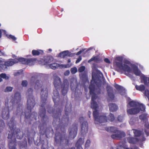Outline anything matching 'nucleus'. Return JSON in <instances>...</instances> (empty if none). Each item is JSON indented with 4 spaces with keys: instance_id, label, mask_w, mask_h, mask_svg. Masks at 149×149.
Wrapping results in <instances>:
<instances>
[{
    "instance_id": "23",
    "label": "nucleus",
    "mask_w": 149,
    "mask_h": 149,
    "mask_svg": "<svg viewBox=\"0 0 149 149\" xmlns=\"http://www.w3.org/2000/svg\"><path fill=\"white\" fill-rule=\"evenodd\" d=\"M43 53V51L40 49L37 50L33 49L32 51V54L33 56H38L40 54L42 55Z\"/></svg>"
},
{
    "instance_id": "47",
    "label": "nucleus",
    "mask_w": 149,
    "mask_h": 149,
    "mask_svg": "<svg viewBox=\"0 0 149 149\" xmlns=\"http://www.w3.org/2000/svg\"><path fill=\"white\" fill-rule=\"evenodd\" d=\"M90 143H91L89 139L87 140L86 141V143H85V147H88L89 146H90Z\"/></svg>"
},
{
    "instance_id": "6",
    "label": "nucleus",
    "mask_w": 149,
    "mask_h": 149,
    "mask_svg": "<svg viewBox=\"0 0 149 149\" xmlns=\"http://www.w3.org/2000/svg\"><path fill=\"white\" fill-rule=\"evenodd\" d=\"M33 89L31 88L28 89L26 93L27 97V107L28 111L26 112H22L21 115V118L23 116L26 119H30L31 117V120H37L38 115L37 113L36 112H33L31 114V109L36 104L35 98L33 95Z\"/></svg>"
},
{
    "instance_id": "1",
    "label": "nucleus",
    "mask_w": 149,
    "mask_h": 149,
    "mask_svg": "<svg viewBox=\"0 0 149 149\" xmlns=\"http://www.w3.org/2000/svg\"><path fill=\"white\" fill-rule=\"evenodd\" d=\"M42 82L40 80H37L35 82V89H38L40 87L41 88L40 91L41 102L40 104V108L38 112V121L41 122V123L39 127L41 129L42 127L45 126L47 123L48 122V117L46 115L45 107L47 109V112L49 113H52L53 117L56 119H58L60 121L59 118L61 116V110L60 109L56 112L54 111L53 108L50 106L46 105L47 100L48 96V88L47 86L42 85Z\"/></svg>"
},
{
    "instance_id": "62",
    "label": "nucleus",
    "mask_w": 149,
    "mask_h": 149,
    "mask_svg": "<svg viewBox=\"0 0 149 149\" xmlns=\"http://www.w3.org/2000/svg\"><path fill=\"white\" fill-rule=\"evenodd\" d=\"M127 147H126L125 149H133L132 148H127Z\"/></svg>"
},
{
    "instance_id": "46",
    "label": "nucleus",
    "mask_w": 149,
    "mask_h": 149,
    "mask_svg": "<svg viewBox=\"0 0 149 149\" xmlns=\"http://www.w3.org/2000/svg\"><path fill=\"white\" fill-rule=\"evenodd\" d=\"M24 134L26 135L27 136L29 135L30 134V132H29L28 128L24 130Z\"/></svg>"
},
{
    "instance_id": "36",
    "label": "nucleus",
    "mask_w": 149,
    "mask_h": 149,
    "mask_svg": "<svg viewBox=\"0 0 149 149\" xmlns=\"http://www.w3.org/2000/svg\"><path fill=\"white\" fill-rule=\"evenodd\" d=\"M115 117L114 115L111 113H110L108 117V120L109 121L112 122L113 121Z\"/></svg>"
},
{
    "instance_id": "13",
    "label": "nucleus",
    "mask_w": 149,
    "mask_h": 149,
    "mask_svg": "<svg viewBox=\"0 0 149 149\" xmlns=\"http://www.w3.org/2000/svg\"><path fill=\"white\" fill-rule=\"evenodd\" d=\"M106 88L108 96L111 100H113L115 96L113 88L109 86H107Z\"/></svg>"
},
{
    "instance_id": "30",
    "label": "nucleus",
    "mask_w": 149,
    "mask_h": 149,
    "mask_svg": "<svg viewBox=\"0 0 149 149\" xmlns=\"http://www.w3.org/2000/svg\"><path fill=\"white\" fill-rule=\"evenodd\" d=\"M36 60L35 58H27V65H32L34 64Z\"/></svg>"
},
{
    "instance_id": "19",
    "label": "nucleus",
    "mask_w": 149,
    "mask_h": 149,
    "mask_svg": "<svg viewBox=\"0 0 149 149\" xmlns=\"http://www.w3.org/2000/svg\"><path fill=\"white\" fill-rule=\"evenodd\" d=\"M84 139L81 138H79L76 143L75 146L77 149H83L81 147V145L84 143Z\"/></svg>"
},
{
    "instance_id": "14",
    "label": "nucleus",
    "mask_w": 149,
    "mask_h": 149,
    "mask_svg": "<svg viewBox=\"0 0 149 149\" xmlns=\"http://www.w3.org/2000/svg\"><path fill=\"white\" fill-rule=\"evenodd\" d=\"M18 63V61L16 59L10 58L7 61H5L3 66L5 65L6 66L9 67L13 65L14 64Z\"/></svg>"
},
{
    "instance_id": "15",
    "label": "nucleus",
    "mask_w": 149,
    "mask_h": 149,
    "mask_svg": "<svg viewBox=\"0 0 149 149\" xmlns=\"http://www.w3.org/2000/svg\"><path fill=\"white\" fill-rule=\"evenodd\" d=\"M135 108L127 110V111L128 114L133 115L139 113L140 111V109L139 108Z\"/></svg>"
},
{
    "instance_id": "18",
    "label": "nucleus",
    "mask_w": 149,
    "mask_h": 149,
    "mask_svg": "<svg viewBox=\"0 0 149 149\" xmlns=\"http://www.w3.org/2000/svg\"><path fill=\"white\" fill-rule=\"evenodd\" d=\"M21 100V97L20 93L17 92L15 94L14 97V102L17 104L19 103Z\"/></svg>"
},
{
    "instance_id": "17",
    "label": "nucleus",
    "mask_w": 149,
    "mask_h": 149,
    "mask_svg": "<svg viewBox=\"0 0 149 149\" xmlns=\"http://www.w3.org/2000/svg\"><path fill=\"white\" fill-rule=\"evenodd\" d=\"M18 145L20 149H26L27 147L26 139H25L22 141H19L18 143Z\"/></svg>"
},
{
    "instance_id": "61",
    "label": "nucleus",
    "mask_w": 149,
    "mask_h": 149,
    "mask_svg": "<svg viewBox=\"0 0 149 149\" xmlns=\"http://www.w3.org/2000/svg\"><path fill=\"white\" fill-rule=\"evenodd\" d=\"M71 62V60L70 59H69L68 60V63H70Z\"/></svg>"
},
{
    "instance_id": "51",
    "label": "nucleus",
    "mask_w": 149,
    "mask_h": 149,
    "mask_svg": "<svg viewBox=\"0 0 149 149\" xmlns=\"http://www.w3.org/2000/svg\"><path fill=\"white\" fill-rule=\"evenodd\" d=\"M104 61L107 63H110V62L109 59L108 58H105L104 60Z\"/></svg>"
},
{
    "instance_id": "8",
    "label": "nucleus",
    "mask_w": 149,
    "mask_h": 149,
    "mask_svg": "<svg viewBox=\"0 0 149 149\" xmlns=\"http://www.w3.org/2000/svg\"><path fill=\"white\" fill-rule=\"evenodd\" d=\"M123 58L122 57H116L115 58L113 62V64L120 70H122L124 72L127 71L128 72H130L131 70L130 68L126 64H123Z\"/></svg>"
},
{
    "instance_id": "31",
    "label": "nucleus",
    "mask_w": 149,
    "mask_h": 149,
    "mask_svg": "<svg viewBox=\"0 0 149 149\" xmlns=\"http://www.w3.org/2000/svg\"><path fill=\"white\" fill-rule=\"evenodd\" d=\"M93 61H94L95 62H98L100 61L99 58L98 57V56H93L91 59L88 61V63H90Z\"/></svg>"
},
{
    "instance_id": "56",
    "label": "nucleus",
    "mask_w": 149,
    "mask_h": 149,
    "mask_svg": "<svg viewBox=\"0 0 149 149\" xmlns=\"http://www.w3.org/2000/svg\"><path fill=\"white\" fill-rule=\"evenodd\" d=\"M84 118L83 117H81L79 118V120H80V123H81L82 121L81 120H84Z\"/></svg>"
},
{
    "instance_id": "11",
    "label": "nucleus",
    "mask_w": 149,
    "mask_h": 149,
    "mask_svg": "<svg viewBox=\"0 0 149 149\" xmlns=\"http://www.w3.org/2000/svg\"><path fill=\"white\" fill-rule=\"evenodd\" d=\"M88 125L87 121H84L81 123V132L82 135L86 134L88 131Z\"/></svg>"
},
{
    "instance_id": "2",
    "label": "nucleus",
    "mask_w": 149,
    "mask_h": 149,
    "mask_svg": "<svg viewBox=\"0 0 149 149\" xmlns=\"http://www.w3.org/2000/svg\"><path fill=\"white\" fill-rule=\"evenodd\" d=\"M96 80L93 77L89 85V88L90 94L91 95V108L94 110L93 111V115L95 119V123L96 124L106 122L107 121V118L106 116L101 115L97 110L98 105L95 100L97 96L95 94H97L101 93V90L100 88L101 84H97Z\"/></svg>"
},
{
    "instance_id": "42",
    "label": "nucleus",
    "mask_w": 149,
    "mask_h": 149,
    "mask_svg": "<svg viewBox=\"0 0 149 149\" xmlns=\"http://www.w3.org/2000/svg\"><path fill=\"white\" fill-rule=\"evenodd\" d=\"M144 95L146 96L149 101V91L148 89L145 90L144 92Z\"/></svg>"
},
{
    "instance_id": "4",
    "label": "nucleus",
    "mask_w": 149,
    "mask_h": 149,
    "mask_svg": "<svg viewBox=\"0 0 149 149\" xmlns=\"http://www.w3.org/2000/svg\"><path fill=\"white\" fill-rule=\"evenodd\" d=\"M54 77L53 84L56 90L54 91L52 98L55 105L57 107L60 103L59 94L58 90L60 89L61 88L62 94L64 96L65 95L69 87V83L67 79H65L62 83L61 79L58 76L54 75Z\"/></svg>"
},
{
    "instance_id": "48",
    "label": "nucleus",
    "mask_w": 149,
    "mask_h": 149,
    "mask_svg": "<svg viewBox=\"0 0 149 149\" xmlns=\"http://www.w3.org/2000/svg\"><path fill=\"white\" fill-rule=\"evenodd\" d=\"M123 119V117L121 116H119L118 117V120L120 122H122Z\"/></svg>"
},
{
    "instance_id": "12",
    "label": "nucleus",
    "mask_w": 149,
    "mask_h": 149,
    "mask_svg": "<svg viewBox=\"0 0 149 149\" xmlns=\"http://www.w3.org/2000/svg\"><path fill=\"white\" fill-rule=\"evenodd\" d=\"M53 60V58L50 56H47L44 58L41 59L39 62L42 65H49V64L51 63Z\"/></svg>"
},
{
    "instance_id": "45",
    "label": "nucleus",
    "mask_w": 149,
    "mask_h": 149,
    "mask_svg": "<svg viewBox=\"0 0 149 149\" xmlns=\"http://www.w3.org/2000/svg\"><path fill=\"white\" fill-rule=\"evenodd\" d=\"M85 69V67L84 66H82L80 67L78 69V71L79 72H82L84 71Z\"/></svg>"
},
{
    "instance_id": "52",
    "label": "nucleus",
    "mask_w": 149,
    "mask_h": 149,
    "mask_svg": "<svg viewBox=\"0 0 149 149\" xmlns=\"http://www.w3.org/2000/svg\"><path fill=\"white\" fill-rule=\"evenodd\" d=\"M36 78L35 76H32L31 79V82H33V81L35 80Z\"/></svg>"
},
{
    "instance_id": "28",
    "label": "nucleus",
    "mask_w": 149,
    "mask_h": 149,
    "mask_svg": "<svg viewBox=\"0 0 149 149\" xmlns=\"http://www.w3.org/2000/svg\"><path fill=\"white\" fill-rule=\"evenodd\" d=\"M147 115L146 113L142 114L139 116V118L143 121H148Z\"/></svg>"
},
{
    "instance_id": "26",
    "label": "nucleus",
    "mask_w": 149,
    "mask_h": 149,
    "mask_svg": "<svg viewBox=\"0 0 149 149\" xmlns=\"http://www.w3.org/2000/svg\"><path fill=\"white\" fill-rule=\"evenodd\" d=\"M133 72L134 74L137 76H139L141 75V72L139 70L137 66H135L133 68Z\"/></svg>"
},
{
    "instance_id": "29",
    "label": "nucleus",
    "mask_w": 149,
    "mask_h": 149,
    "mask_svg": "<svg viewBox=\"0 0 149 149\" xmlns=\"http://www.w3.org/2000/svg\"><path fill=\"white\" fill-rule=\"evenodd\" d=\"M21 63L27 65V58H20L16 59Z\"/></svg>"
},
{
    "instance_id": "63",
    "label": "nucleus",
    "mask_w": 149,
    "mask_h": 149,
    "mask_svg": "<svg viewBox=\"0 0 149 149\" xmlns=\"http://www.w3.org/2000/svg\"><path fill=\"white\" fill-rule=\"evenodd\" d=\"M144 132L146 133V134H148V132H147L146 130H144Z\"/></svg>"
},
{
    "instance_id": "10",
    "label": "nucleus",
    "mask_w": 149,
    "mask_h": 149,
    "mask_svg": "<svg viewBox=\"0 0 149 149\" xmlns=\"http://www.w3.org/2000/svg\"><path fill=\"white\" fill-rule=\"evenodd\" d=\"M9 109L8 107H4L2 109L1 116L3 119L7 120L9 118L10 116Z\"/></svg>"
},
{
    "instance_id": "34",
    "label": "nucleus",
    "mask_w": 149,
    "mask_h": 149,
    "mask_svg": "<svg viewBox=\"0 0 149 149\" xmlns=\"http://www.w3.org/2000/svg\"><path fill=\"white\" fill-rule=\"evenodd\" d=\"M138 120V118L131 117L129 121V123L131 125H134L136 121Z\"/></svg>"
},
{
    "instance_id": "33",
    "label": "nucleus",
    "mask_w": 149,
    "mask_h": 149,
    "mask_svg": "<svg viewBox=\"0 0 149 149\" xmlns=\"http://www.w3.org/2000/svg\"><path fill=\"white\" fill-rule=\"evenodd\" d=\"M132 130L134 131V134L135 137L139 136L141 134V131L135 129H133Z\"/></svg>"
},
{
    "instance_id": "27",
    "label": "nucleus",
    "mask_w": 149,
    "mask_h": 149,
    "mask_svg": "<svg viewBox=\"0 0 149 149\" xmlns=\"http://www.w3.org/2000/svg\"><path fill=\"white\" fill-rule=\"evenodd\" d=\"M128 104L131 107H137L139 105V103L134 101H131L129 102Z\"/></svg>"
},
{
    "instance_id": "50",
    "label": "nucleus",
    "mask_w": 149,
    "mask_h": 149,
    "mask_svg": "<svg viewBox=\"0 0 149 149\" xmlns=\"http://www.w3.org/2000/svg\"><path fill=\"white\" fill-rule=\"evenodd\" d=\"M81 56H79V58L76 61V63H79L81 60Z\"/></svg>"
},
{
    "instance_id": "5",
    "label": "nucleus",
    "mask_w": 149,
    "mask_h": 149,
    "mask_svg": "<svg viewBox=\"0 0 149 149\" xmlns=\"http://www.w3.org/2000/svg\"><path fill=\"white\" fill-rule=\"evenodd\" d=\"M15 118H11L10 121L8 123V125L10 130L9 131L8 137V146L9 149H17V141L16 137L17 139H21L24 136V133L20 129L14 127Z\"/></svg>"
},
{
    "instance_id": "24",
    "label": "nucleus",
    "mask_w": 149,
    "mask_h": 149,
    "mask_svg": "<svg viewBox=\"0 0 149 149\" xmlns=\"http://www.w3.org/2000/svg\"><path fill=\"white\" fill-rule=\"evenodd\" d=\"M69 52L68 50L63 51L59 53V56L63 58L66 56H70V55L69 54Z\"/></svg>"
},
{
    "instance_id": "57",
    "label": "nucleus",
    "mask_w": 149,
    "mask_h": 149,
    "mask_svg": "<svg viewBox=\"0 0 149 149\" xmlns=\"http://www.w3.org/2000/svg\"><path fill=\"white\" fill-rule=\"evenodd\" d=\"M126 72H125L124 73L126 75H127V76H129V74L130 75V76H129V77H130V76H131V75L130 74H129V73H127Z\"/></svg>"
},
{
    "instance_id": "58",
    "label": "nucleus",
    "mask_w": 149,
    "mask_h": 149,
    "mask_svg": "<svg viewBox=\"0 0 149 149\" xmlns=\"http://www.w3.org/2000/svg\"><path fill=\"white\" fill-rule=\"evenodd\" d=\"M2 36V32L1 30L0 29V38H1Z\"/></svg>"
},
{
    "instance_id": "53",
    "label": "nucleus",
    "mask_w": 149,
    "mask_h": 149,
    "mask_svg": "<svg viewBox=\"0 0 149 149\" xmlns=\"http://www.w3.org/2000/svg\"><path fill=\"white\" fill-rule=\"evenodd\" d=\"M63 65L64 66V68H67L70 67L71 66V65L70 64H67L66 65Z\"/></svg>"
},
{
    "instance_id": "55",
    "label": "nucleus",
    "mask_w": 149,
    "mask_h": 149,
    "mask_svg": "<svg viewBox=\"0 0 149 149\" xmlns=\"http://www.w3.org/2000/svg\"><path fill=\"white\" fill-rule=\"evenodd\" d=\"M144 126L145 128L149 129V123H146L144 125Z\"/></svg>"
},
{
    "instance_id": "20",
    "label": "nucleus",
    "mask_w": 149,
    "mask_h": 149,
    "mask_svg": "<svg viewBox=\"0 0 149 149\" xmlns=\"http://www.w3.org/2000/svg\"><path fill=\"white\" fill-rule=\"evenodd\" d=\"M109 107L110 111L112 112L116 111L118 109L117 105L114 103H110L109 104Z\"/></svg>"
},
{
    "instance_id": "7",
    "label": "nucleus",
    "mask_w": 149,
    "mask_h": 149,
    "mask_svg": "<svg viewBox=\"0 0 149 149\" xmlns=\"http://www.w3.org/2000/svg\"><path fill=\"white\" fill-rule=\"evenodd\" d=\"M105 130L109 132L115 133L112 134L111 137L113 139H120L126 136L125 133L122 131L118 130V128L114 127H110L105 128Z\"/></svg>"
},
{
    "instance_id": "9",
    "label": "nucleus",
    "mask_w": 149,
    "mask_h": 149,
    "mask_svg": "<svg viewBox=\"0 0 149 149\" xmlns=\"http://www.w3.org/2000/svg\"><path fill=\"white\" fill-rule=\"evenodd\" d=\"M72 108L71 104H69V106L67 104L65 107V114L63 116L61 120L62 123L64 124H68L69 122L68 115L71 112Z\"/></svg>"
},
{
    "instance_id": "64",
    "label": "nucleus",
    "mask_w": 149,
    "mask_h": 149,
    "mask_svg": "<svg viewBox=\"0 0 149 149\" xmlns=\"http://www.w3.org/2000/svg\"><path fill=\"white\" fill-rule=\"evenodd\" d=\"M70 149H75V147H72Z\"/></svg>"
},
{
    "instance_id": "37",
    "label": "nucleus",
    "mask_w": 149,
    "mask_h": 149,
    "mask_svg": "<svg viewBox=\"0 0 149 149\" xmlns=\"http://www.w3.org/2000/svg\"><path fill=\"white\" fill-rule=\"evenodd\" d=\"M5 127V124L3 120L0 119V130L3 129Z\"/></svg>"
},
{
    "instance_id": "22",
    "label": "nucleus",
    "mask_w": 149,
    "mask_h": 149,
    "mask_svg": "<svg viewBox=\"0 0 149 149\" xmlns=\"http://www.w3.org/2000/svg\"><path fill=\"white\" fill-rule=\"evenodd\" d=\"M127 140L129 143L132 144H136L139 141L138 138L130 137L127 138Z\"/></svg>"
},
{
    "instance_id": "21",
    "label": "nucleus",
    "mask_w": 149,
    "mask_h": 149,
    "mask_svg": "<svg viewBox=\"0 0 149 149\" xmlns=\"http://www.w3.org/2000/svg\"><path fill=\"white\" fill-rule=\"evenodd\" d=\"M52 131L53 132V129L51 127L47 128L45 131L43 130L40 132V133L42 135H43L45 134L47 137H48V135L49 134L50 132Z\"/></svg>"
},
{
    "instance_id": "38",
    "label": "nucleus",
    "mask_w": 149,
    "mask_h": 149,
    "mask_svg": "<svg viewBox=\"0 0 149 149\" xmlns=\"http://www.w3.org/2000/svg\"><path fill=\"white\" fill-rule=\"evenodd\" d=\"M148 77L143 75L141 77V79L143 81L144 84L146 85L148 84Z\"/></svg>"
},
{
    "instance_id": "32",
    "label": "nucleus",
    "mask_w": 149,
    "mask_h": 149,
    "mask_svg": "<svg viewBox=\"0 0 149 149\" xmlns=\"http://www.w3.org/2000/svg\"><path fill=\"white\" fill-rule=\"evenodd\" d=\"M135 88L137 90L142 91L144 90L145 87L144 85L142 84L139 86L136 85L135 86Z\"/></svg>"
},
{
    "instance_id": "39",
    "label": "nucleus",
    "mask_w": 149,
    "mask_h": 149,
    "mask_svg": "<svg viewBox=\"0 0 149 149\" xmlns=\"http://www.w3.org/2000/svg\"><path fill=\"white\" fill-rule=\"evenodd\" d=\"M138 107H140V110L143 111H145V106L143 104L139 103V105Z\"/></svg>"
},
{
    "instance_id": "60",
    "label": "nucleus",
    "mask_w": 149,
    "mask_h": 149,
    "mask_svg": "<svg viewBox=\"0 0 149 149\" xmlns=\"http://www.w3.org/2000/svg\"><path fill=\"white\" fill-rule=\"evenodd\" d=\"M41 149H47L46 148H44L43 146L41 147Z\"/></svg>"
},
{
    "instance_id": "44",
    "label": "nucleus",
    "mask_w": 149,
    "mask_h": 149,
    "mask_svg": "<svg viewBox=\"0 0 149 149\" xmlns=\"http://www.w3.org/2000/svg\"><path fill=\"white\" fill-rule=\"evenodd\" d=\"M28 84V83L26 80H24L22 81V85L23 86L26 87Z\"/></svg>"
},
{
    "instance_id": "3",
    "label": "nucleus",
    "mask_w": 149,
    "mask_h": 149,
    "mask_svg": "<svg viewBox=\"0 0 149 149\" xmlns=\"http://www.w3.org/2000/svg\"><path fill=\"white\" fill-rule=\"evenodd\" d=\"M77 124H73L71 128L69 129V136L68 137L65 133V130L64 125L61 126L60 130L56 131L54 138V143L55 145H58L61 146H66L69 145V140L74 139L77 134Z\"/></svg>"
},
{
    "instance_id": "41",
    "label": "nucleus",
    "mask_w": 149,
    "mask_h": 149,
    "mask_svg": "<svg viewBox=\"0 0 149 149\" xmlns=\"http://www.w3.org/2000/svg\"><path fill=\"white\" fill-rule=\"evenodd\" d=\"M0 77L1 78L4 79H8L9 77H7L5 73H1L0 74Z\"/></svg>"
},
{
    "instance_id": "54",
    "label": "nucleus",
    "mask_w": 149,
    "mask_h": 149,
    "mask_svg": "<svg viewBox=\"0 0 149 149\" xmlns=\"http://www.w3.org/2000/svg\"><path fill=\"white\" fill-rule=\"evenodd\" d=\"M84 51V50H80L79 52L77 53L76 55H79L82 52Z\"/></svg>"
},
{
    "instance_id": "49",
    "label": "nucleus",
    "mask_w": 149,
    "mask_h": 149,
    "mask_svg": "<svg viewBox=\"0 0 149 149\" xmlns=\"http://www.w3.org/2000/svg\"><path fill=\"white\" fill-rule=\"evenodd\" d=\"M8 38L11 39L13 40H16V38L14 36L11 35H10L8 36Z\"/></svg>"
},
{
    "instance_id": "40",
    "label": "nucleus",
    "mask_w": 149,
    "mask_h": 149,
    "mask_svg": "<svg viewBox=\"0 0 149 149\" xmlns=\"http://www.w3.org/2000/svg\"><path fill=\"white\" fill-rule=\"evenodd\" d=\"M13 89V88L10 86H7L6 89L4 90V92H9L11 91Z\"/></svg>"
},
{
    "instance_id": "16",
    "label": "nucleus",
    "mask_w": 149,
    "mask_h": 149,
    "mask_svg": "<svg viewBox=\"0 0 149 149\" xmlns=\"http://www.w3.org/2000/svg\"><path fill=\"white\" fill-rule=\"evenodd\" d=\"M114 87L118 91L119 93L121 95H124L125 93V89L122 86L116 84L114 85Z\"/></svg>"
},
{
    "instance_id": "43",
    "label": "nucleus",
    "mask_w": 149,
    "mask_h": 149,
    "mask_svg": "<svg viewBox=\"0 0 149 149\" xmlns=\"http://www.w3.org/2000/svg\"><path fill=\"white\" fill-rule=\"evenodd\" d=\"M71 72L73 74H75L77 72V69L76 68L74 67L71 69Z\"/></svg>"
},
{
    "instance_id": "25",
    "label": "nucleus",
    "mask_w": 149,
    "mask_h": 149,
    "mask_svg": "<svg viewBox=\"0 0 149 149\" xmlns=\"http://www.w3.org/2000/svg\"><path fill=\"white\" fill-rule=\"evenodd\" d=\"M126 147H127L125 141L121 142L117 146V149H125Z\"/></svg>"
},
{
    "instance_id": "35",
    "label": "nucleus",
    "mask_w": 149,
    "mask_h": 149,
    "mask_svg": "<svg viewBox=\"0 0 149 149\" xmlns=\"http://www.w3.org/2000/svg\"><path fill=\"white\" fill-rule=\"evenodd\" d=\"M50 68L53 69L55 70L58 66V64L57 63H53L49 64Z\"/></svg>"
},
{
    "instance_id": "59",
    "label": "nucleus",
    "mask_w": 149,
    "mask_h": 149,
    "mask_svg": "<svg viewBox=\"0 0 149 149\" xmlns=\"http://www.w3.org/2000/svg\"><path fill=\"white\" fill-rule=\"evenodd\" d=\"M91 114V112L90 111H89L88 112V115L89 116V118H90V115Z\"/></svg>"
}]
</instances>
